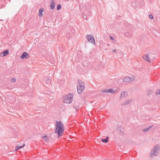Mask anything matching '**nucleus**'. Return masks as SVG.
<instances>
[{"instance_id": "1", "label": "nucleus", "mask_w": 160, "mask_h": 160, "mask_svg": "<svg viewBox=\"0 0 160 160\" xmlns=\"http://www.w3.org/2000/svg\"><path fill=\"white\" fill-rule=\"evenodd\" d=\"M56 123L55 125V133L58 134V137L61 136V134L62 133L64 130L63 125L61 121H56Z\"/></svg>"}, {"instance_id": "2", "label": "nucleus", "mask_w": 160, "mask_h": 160, "mask_svg": "<svg viewBox=\"0 0 160 160\" xmlns=\"http://www.w3.org/2000/svg\"><path fill=\"white\" fill-rule=\"evenodd\" d=\"M160 149V146L158 145H157L151 150L150 156L152 158H154L155 156H157L158 154V151Z\"/></svg>"}, {"instance_id": "3", "label": "nucleus", "mask_w": 160, "mask_h": 160, "mask_svg": "<svg viewBox=\"0 0 160 160\" xmlns=\"http://www.w3.org/2000/svg\"><path fill=\"white\" fill-rule=\"evenodd\" d=\"M73 95L72 93H70L63 97V102L65 103H70L72 101Z\"/></svg>"}, {"instance_id": "4", "label": "nucleus", "mask_w": 160, "mask_h": 160, "mask_svg": "<svg viewBox=\"0 0 160 160\" xmlns=\"http://www.w3.org/2000/svg\"><path fill=\"white\" fill-rule=\"evenodd\" d=\"M86 38L89 42H91L93 44H95V40L92 35H86Z\"/></svg>"}, {"instance_id": "5", "label": "nucleus", "mask_w": 160, "mask_h": 160, "mask_svg": "<svg viewBox=\"0 0 160 160\" xmlns=\"http://www.w3.org/2000/svg\"><path fill=\"white\" fill-rule=\"evenodd\" d=\"M134 80V78H131L129 77H126L122 79V81L124 82H128L132 81Z\"/></svg>"}, {"instance_id": "6", "label": "nucleus", "mask_w": 160, "mask_h": 160, "mask_svg": "<svg viewBox=\"0 0 160 160\" xmlns=\"http://www.w3.org/2000/svg\"><path fill=\"white\" fill-rule=\"evenodd\" d=\"M101 92L105 93L110 92L111 93H114L115 91L112 89L110 88L109 89H106L102 90L101 91Z\"/></svg>"}, {"instance_id": "7", "label": "nucleus", "mask_w": 160, "mask_h": 160, "mask_svg": "<svg viewBox=\"0 0 160 160\" xmlns=\"http://www.w3.org/2000/svg\"><path fill=\"white\" fill-rule=\"evenodd\" d=\"M28 54L26 52H24L20 56V58L21 59H24L25 58H28Z\"/></svg>"}, {"instance_id": "8", "label": "nucleus", "mask_w": 160, "mask_h": 160, "mask_svg": "<svg viewBox=\"0 0 160 160\" xmlns=\"http://www.w3.org/2000/svg\"><path fill=\"white\" fill-rule=\"evenodd\" d=\"M128 95V93L126 92H121L120 97V99L126 98Z\"/></svg>"}, {"instance_id": "9", "label": "nucleus", "mask_w": 160, "mask_h": 160, "mask_svg": "<svg viewBox=\"0 0 160 160\" xmlns=\"http://www.w3.org/2000/svg\"><path fill=\"white\" fill-rule=\"evenodd\" d=\"M78 82L79 84L78 86H81L82 89H84L85 85L84 83L81 80H78Z\"/></svg>"}, {"instance_id": "10", "label": "nucleus", "mask_w": 160, "mask_h": 160, "mask_svg": "<svg viewBox=\"0 0 160 160\" xmlns=\"http://www.w3.org/2000/svg\"><path fill=\"white\" fill-rule=\"evenodd\" d=\"M77 88L78 92V94L81 93L82 92V91L84 90V89H82L81 86H79L78 85H77Z\"/></svg>"}, {"instance_id": "11", "label": "nucleus", "mask_w": 160, "mask_h": 160, "mask_svg": "<svg viewBox=\"0 0 160 160\" xmlns=\"http://www.w3.org/2000/svg\"><path fill=\"white\" fill-rule=\"evenodd\" d=\"M9 53V51L8 50H6L1 52V55L4 57L7 55Z\"/></svg>"}, {"instance_id": "12", "label": "nucleus", "mask_w": 160, "mask_h": 160, "mask_svg": "<svg viewBox=\"0 0 160 160\" xmlns=\"http://www.w3.org/2000/svg\"><path fill=\"white\" fill-rule=\"evenodd\" d=\"M51 2L50 4V6L51 9H53L55 8V4L54 0H51Z\"/></svg>"}, {"instance_id": "13", "label": "nucleus", "mask_w": 160, "mask_h": 160, "mask_svg": "<svg viewBox=\"0 0 160 160\" xmlns=\"http://www.w3.org/2000/svg\"><path fill=\"white\" fill-rule=\"evenodd\" d=\"M132 101V100L131 99L126 100L122 104V106H125L128 104L130 103Z\"/></svg>"}, {"instance_id": "14", "label": "nucleus", "mask_w": 160, "mask_h": 160, "mask_svg": "<svg viewBox=\"0 0 160 160\" xmlns=\"http://www.w3.org/2000/svg\"><path fill=\"white\" fill-rule=\"evenodd\" d=\"M123 128L121 126L118 127V128L117 129V131L119 132L120 134L123 133Z\"/></svg>"}, {"instance_id": "15", "label": "nucleus", "mask_w": 160, "mask_h": 160, "mask_svg": "<svg viewBox=\"0 0 160 160\" xmlns=\"http://www.w3.org/2000/svg\"><path fill=\"white\" fill-rule=\"evenodd\" d=\"M44 11V9L42 8H40L39 10V16L42 17V13Z\"/></svg>"}, {"instance_id": "16", "label": "nucleus", "mask_w": 160, "mask_h": 160, "mask_svg": "<svg viewBox=\"0 0 160 160\" xmlns=\"http://www.w3.org/2000/svg\"><path fill=\"white\" fill-rule=\"evenodd\" d=\"M143 58L145 60L150 62L149 58L148 57V55H144L143 56Z\"/></svg>"}, {"instance_id": "17", "label": "nucleus", "mask_w": 160, "mask_h": 160, "mask_svg": "<svg viewBox=\"0 0 160 160\" xmlns=\"http://www.w3.org/2000/svg\"><path fill=\"white\" fill-rule=\"evenodd\" d=\"M152 126H153V125H152L150 126H149L148 127L144 128L143 129V132H147V131H148L152 127Z\"/></svg>"}, {"instance_id": "18", "label": "nucleus", "mask_w": 160, "mask_h": 160, "mask_svg": "<svg viewBox=\"0 0 160 160\" xmlns=\"http://www.w3.org/2000/svg\"><path fill=\"white\" fill-rule=\"evenodd\" d=\"M42 138L45 142H47L49 141V137L48 136H43Z\"/></svg>"}, {"instance_id": "19", "label": "nucleus", "mask_w": 160, "mask_h": 160, "mask_svg": "<svg viewBox=\"0 0 160 160\" xmlns=\"http://www.w3.org/2000/svg\"><path fill=\"white\" fill-rule=\"evenodd\" d=\"M125 35L128 38H131L132 34L131 33L129 32H126L125 34Z\"/></svg>"}, {"instance_id": "20", "label": "nucleus", "mask_w": 160, "mask_h": 160, "mask_svg": "<svg viewBox=\"0 0 160 160\" xmlns=\"http://www.w3.org/2000/svg\"><path fill=\"white\" fill-rule=\"evenodd\" d=\"M109 139V138L108 136H107L106 138L105 139H102L101 141L102 142H104L105 143H107L108 141V140Z\"/></svg>"}, {"instance_id": "21", "label": "nucleus", "mask_w": 160, "mask_h": 160, "mask_svg": "<svg viewBox=\"0 0 160 160\" xmlns=\"http://www.w3.org/2000/svg\"><path fill=\"white\" fill-rule=\"evenodd\" d=\"M25 146V144H24L22 146H17L16 148H15V151H17L19 149L21 148H23V147H24Z\"/></svg>"}, {"instance_id": "22", "label": "nucleus", "mask_w": 160, "mask_h": 160, "mask_svg": "<svg viewBox=\"0 0 160 160\" xmlns=\"http://www.w3.org/2000/svg\"><path fill=\"white\" fill-rule=\"evenodd\" d=\"M61 8V5L60 4H58V5L57 6V10H59Z\"/></svg>"}, {"instance_id": "23", "label": "nucleus", "mask_w": 160, "mask_h": 160, "mask_svg": "<svg viewBox=\"0 0 160 160\" xmlns=\"http://www.w3.org/2000/svg\"><path fill=\"white\" fill-rule=\"evenodd\" d=\"M149 18L151 19H152L153 18V16L152 14H150L149 15Z\"/></svg>"}, {"instance_id": "24", "label": "nucleus", "mask_w": 160, "mask_h": 160, "mask_svg": "<svg viewBox=\"0 0 160 160\" xmlns=\"http://www.w3.org/2000/svg\"><path fill=\"white\" fill-rule=\"evenodd\" d=\"M156 94H159L160 95V89L158 90L156 92Z\"/></svg>"}, {"instance_id": "25", "label": "nucleus", "mask_w": 160, "mask_h": 160, "mask_svg": "<svg viewBox=\"0 0 160 160\" xmlns=\"http://www.w3.org/2000/svg\"><path fill=\"white\" fill-rule=\"evenodd\" d=\"M16 81V79L14 78H12V80H11V81L12 82H15Z\"/></svg>"}, {"instance_id": "26", "label": "nucleus", "mask_w": 160, "mask_h": 160, "mask_svg": "<svg viewBox=\"0 0 160 160\" xmlns=\"http://www.w3.org/2000/svg\"><path fill=\"white\" fill-rule=\"evenodd\" d=\"M83 18L84 19H87V16L86 15H85V14H84V15H83Z\"/></svg>"}, {"instance_id": "27", "label": "nucleus", "mask_w": 160, "mask_h": 160, "mask_svg": "<svg viewBox=\"0 0 160 160\" xmlns=\"http://www.w3.org/2000/svg\"><path fill=\"white\" fill-rule=\"evenodd\" d=\"M110 38L111 40L115 41V39H114V38L113 37L110 36Z\"/></svg>"}, {"instance_id": "28", "label": "nucleus", "mask_w": 160, "mask_h": 160, "mask_svg": "<svg viewBox=\"0 0 160 160\" xmlns=\"http://www.w3.org/2000/svg\"><path fill=\"white\" fill-rule=\"evenodd\" d=\"M152 92V90H150L149 91V92H148V95H149L150 94H151Z\"/></svg>"}, {"instance_id": "29", "label": "nucleus", "mask_w": 160, "mask_h": 160, "mask_svg": "<svg viewBox=\"0 0 160 160\" xmlns=\"http://www.w3.org/2000/svg\"><path fill=\"white\" fill-rule=\"evenodd\" d=\"M112 52L114 53H115L116 52V50L115 49H113Z\"/></svg>"}, {"instance_id": "30", "label": "nucleus", "mask_w": 160, "mask_h": 160, "mask_svg": "<svg viewBox=\"0 0 160 160\" xmlns=\"http://www.w3.org/2000/svg\"><path fill=\"white\" fill-rule=\"evenodd\" d=\"M91 12H89V13H88V15L90 16V15H91Z\"/></svg>"}, {"instance_id": "31", "label": "nucleus", "mask_w": 160, "mask_h": 160, "mask_svg": "<svg viewBox=\"0 0 160 160\" xmlns=\"http://www.w3.org/2000/svg\"><path fill=\"white\" fill-rule=\"evenodd\" d=\"M74 108H75V109H76V110H77V108L76 107H74Z\"/></svg>"}, {"instance_id": "32", "label": "nucleus", "mask_w": 160, "mask_h": 160, "mask_svg": "<svg viewBox=\"0 0 160 160\" xmlns=\"http://www.w3.org/2000/svg\"><path fill=\"white\" fill-rule=\"evenodd\" d=\"M152 0H149V1H152Z\"/></svg>"}, {"instance_id": "33", "label": "nucleus", "mask_w": 160, "mask_h": 160, "mask_svg": "<svg viewBox=\"0 0 160 160\" xmlns=\"http://www.w3.org/2000/svg\"><path fill=\"white\" fill-rule=\"evenodd\" d=\"M104 160H106V159H104Z\"/></svg>"}, {"instance_id": "34", "label": "nucleus", "mask_w": 160, "mask_h": 160, "mask_svg": "<svg viewBox=\"0 0 160 160\" xmlns=\"http://www.w3.org/2000/svg\"><path fill=\"white\" fill-rule=\"evenodd\" d=\"M67 1H68L69 0H67Z\"/></svg>"}]
</instances>
